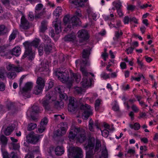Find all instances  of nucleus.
Returning a JSON list of instances; mask_svg holds the SVG:
<instances>
[{"mask_svg": "<svg viewBox=\"0 0 158 158\" xmlns=\"http://www.w3.org/2000/svg\"><path fill=\"white\" fill-rule=\"evenodd\" d=\"M56 75L58 78L64 83L67 82L68 87L70 88L72 85L73 81H75L77 83H78L80 80L81 77L79 74L72 73L71 74V78H69L68 72L67 71H56L55 72Z\"/></svg>", "mask_w": 158, "mask_h": 158, "instance_id": "obj_1", "label": "nucleus"}, {"mask_svg": "<svg viewBox=\"0 0 158 158\" xmlns=\"http://www.w3.org/2000/svg\"><path fill=\"white\" fill-rule=\"evenodd\" d=\"M40 42V39L35 38L30 43L28 41L25 42L23 43V45L25 47V50L22 58L23 59L28 56L29 60H32L34 57L35 53L32 50L31 46H32L37 48Z\"/></svg>", "mask_w": 158, "mask_h": 158, "instance_id": "obj_2", "label": "nucleus"}, {"mask_svg": "<svg viewBox=\"0 0 158 158\" xmlns=\"http://www.w3.org/2000/svg\"><path fill=\"white\" fill-rule=\"evenodd\" d=\"M26 77V75H23L20 79L19 84V86L20 88V91L23 96L26 98H29L31 96L30 92L33 86L32 83L31 82H28L25 84L23 87L21 89L23 80Z\"/></svg>", "mask_w": 158, "mask_h": 158, "instance_id": "obj_3", "label": "nucleus"}, {"mask_svg": "<svg viewBox=\"0 0 158 158\" xmlns=\"http://www.w3.org/2000/svg\"><path fill=\"white\" fill-rule=\"evenodd\" d=\"M95 140L93 137H89L88 139V144L85 145V148L86 152V158H93L95 154L94 148L95 146Z\"/></svg>", "mask_w": 158, "mask_h": 158, "instance_id": "obj_4", "label": "nucleus"}, {"mask_svg": "<svg viewBox=\"0 0 158 158\" xmlns=\"http://www.w3.org/2000/svg\"><path fill=\"white\" fill-rule=\"evenodd\" d=\"M62 11L61 7H58L54 12L53 15L56 17V21H53V25L54 27L55 32L57 34H59L61 31L60 22L57 21V19L60 14Z\"/></svg>", "mask_w": 158, "mask_h": 158, "instance_id": "obj_5", "label": "nucleus"}, {"mask_svg": "<svg viewBox=\"0 0 158 158\" xmlns=\"http://www.w3.org/2000/svg\"><path fill=\"white\" fill-rule=\"evenodd\" d=\"M52 93L48 92L44 98L42 100V105L46 110L48 111L51 109V104L53 100L52 99Z\"/></svg>", "mask_w": 158, "mask_h": 158, "instance_id": "obj_6", "label": "nucleus"}, {"mask_svg": "<svg viewBox=\"0 0 158 158\" xmlns=\"http://www.w3.org/2000/svg\"><path fill=\"white\" fill-rule=\"evenodd\" d=\"M77 35L78 37L81 38L79 40V45L81 46L85 44L86 41L89 37L87 31L84 29L79 31Z\"/></svg>", "mask_w": 158, "mask_h": 158, "instance_id": "obj_7", "label": "nucleus"}, {"mask_svg": "<svg viewBox=\"0 0 158 158\" xmlns=\"http://www.w3.org/2000/svg\"><path fill=\"white\" fill-rule=\"evenodd\" d=\"M80 109L81 110H83L82 116L85 120L87 119L89 116L93 114L91 107L88 104L82 105L80 107Z\"/></svg>", "mask_w": 158, "mask_h": 158, "instance_id": "obj_8", "label": "nucleus"}, {"mask_svg": "<svg viewBox=\"0 0 158 158\" xmlns=\"http://www.w3.org/2000/svg\"><path fill=\"white\" fill-rule=\"evenodd\" d=\"M36 83L37 85L35 87L34 93L35 94H40L42 92L45 85V81L41 77L38 78Z\"/></svg>", "mask_w": 158, "mask_h": 158, "instance_id": "obj_9", "label": "nucleus"}, {"mask_svg": "<svg viewBox=\"0 0 158 158\" xmlns=\"http://www.w3.org/2000/svg\"><path fill=\"white\" fill-rule=\"evenodd\" d=\"M75 63L77 66L78 65V64H80V70L82 74L85 76L88 75V73L87 72L85 68V67L89 65V64L88 60L87 59L83 60H78L76 61Z\"/></svg>", "mask_w": 158, "mask_h": 158, "instance_id": "obj_10", "label": "nucleus"}, {"mask_svg": "<svg viewBox=\"0 0 158 158\" xmlns=\"http://www.w3.org/2000/svg\"><path fill=\"white\" fill-rule=\"evenodd\" d=\"M40 135L35 134L33 132H31L26 136L27 142L35 144L39 141Z\"/></svg>", "mask_w": 158, "mask_h": 158, "instance_id": "obj_11", "label": "nucleus"}, {"mask_svg": "<svg viewBox=\"0 0 158 158\" xmlns=\"http://www.w3.org/2000/svg\"><path fill=\"white\" fill-rule=\"evenodd\" d=\"M77 107V105L76 99L73 97H70L68 106L69 111L73 112L76 110Z\"/></svg>", "mask_w": 158, "mask_h": 158, "instance_id": "obj_12", "label": "nucleus"}, {"mask_svg": "<svg viewBox=\"0 0 158 158\" xmlns=\"http://www.w3.org/2000/svg\"><path fill=\"white\" fill-rule=\"evenodd\" d=\"M20 26L23 29L26 30L29 29L30 27L29 22L24 16L22 17L21 19Z\"/></svg>", "mask_w": 158, "mask_h": 158, "instance_id": "obj_13", "label": "nucleus"}, {"mask_svg": "<svg viewBox=\"0 0 158 158\" xmlns=\"http://www.w3.org/2000/svg\"><path fill=\"white\" fill-rule=\"evenodd\" d=\"M82 151L80 148H77L73 151V158H82Z\"/></svg>", "mask_w": 158, "mask_h": 158, "instance_id": "obj_14", "label": "nucleus"}, {"mask_svg": "<svg viewBox=\"0 0 158 158\" xmlns=\"http://www.w3.org/2000/svg\"><path fill=\"white\" fill-rule=\"evenodd\" d=\"M84 77L82 79V81L81 82V85L84 88H85L87 87L90 86L91 83V80L89 79L88 80L87 78V76L88 75L86 76L83 74Z\"/></svg>", "mask_w": 158, "mask_h": 158, "instance_id": "obj_15", "label": "nucleus"}, {"mask_svg": "<svg viewBox=\"0 0 158 158\" xmlns=\"http://www.w3.org/2000/svg\"><path fill=\"white\" fill-rule=\"evenodd\" d=\"M80 131V128H75L73 131H70L69 135L68 138L70 140L74 139L76 136L77 133H79Z\"/></svg>", "mask_w": 158, "mask_h": 158, "instance_id": "obj_16", "label": "nucleus"}, {"mask_svg": "<svg viewBox=\"0 0 158 158\" xmlns=\"http://www.w3.org/2000/svg\"><path fill=\"white\" fill-rule=\"evenodd\" d=\"M81 23L79 18L76 16L72 17L70 20V24H71L72 26L79 25Z\"/></svg>", "mask_w": 158, "mask_h": 158, "instance_id": "obj_17", "label": "nucleus"}, {"mask_svg": "<svg viewBox=\"0 0 158 158\" xmlns=\"http://www.w3.org/2000/svg\"><path fill=\"white\" fill-rule=\"evenodd\" d=\"M69 2L78 6H82L87 0H69Z\"/></svg>", "mask_w": 158, "mask_h": 158, "instance_id": "obj_18", "label": "nucleus"}, {"mask_svg": "<svg viewBox=\"0 0 158 158\" xmlns=\"http://www.w3.org/2000/svg\"><path fill=\"white\" fill-rule=\"evenodd\" d=\"M66 128L64 127H61L55 132L54 135L56 136H62L65 134L66 132Z\"/></svg>", "mask_w": 158, "mask_h": 158, "instance_id": "obj_19", "label": "nucleus"}, {"mask_svg": "<svg viewBox=\"0 0 158 158\" xmlns=\"http://www.w3.org/2000/svg\"><path fill=\"white\" fill-rule=\"evenodd\" d=\"M21 51V48L19 46H17L10 51V53L13 55L16 56H19Z\"/></svg>", "mask_w": 158, "mask_h": 158, "instance_id": "obj_20", "label": "nucleus"}, {"mask_svg": "<svg viewBox=\"0 0 158 158\" xmlns=\"http://www.w3.org/2000/svg\"><path fill=\"white\" fill-rule=\"evenodd\" d=\"M78 134L79 135L78 137V140L80 143H82L86 138L85 134L84 132L82 131V130L81 128L80 132Z\"/></svg>", "mask_w": 158, "mask_h": 158, "instance_id": "obj_21", "label": "nucleus"}, {"mask_svg": "<svg viewBox=\"0 0 158 158\" xmlns=\"http://www.w3.org/2000/svg\"><path fill=\"white\" fill-rule=\"evenodd\" d=\"M45 9L43 8L41 12L35 13V19H39L43 18L44 17V15H45Z\"/></svg>", "mask_w": 158, "mask_h": 158, "instance_id": "obj_22", "label": "nucleus"}, {"mask_svg": "<svg viewBox=\"0 0 158 158\" xmlns=\"http://www.w3.org/2000/svg\"><path fill=\"white\" fill-rule=\"evenodd\" d=\"M91 50V49L90 47L84 49L82 51V57L88 60L87 59H89V56L90 54Z\"/></svg>", "mask_w": 158, "mask_h": 158, "instance_id": "obj_23", "label": "nucleus"}, {"mask_svg": "<svg viewBox=\"0 0 158 158\" xmlns=\"http://www.w3.org/2000/svg\"><path fill=\"white\" fill-rule=\"evenodd\" d=\"M47 22L45 20L42 21L40 27V32L42 33H44L47 29Z\"/></svg>", "mask_w": 158, "mask_h": 158, "instance_id": "obj_24", "label": "nucleus"}, {"mask_svg": "<svg viewBox=\"0 0 158 158\" xmlns=\"http://www.w3.org/2000/svg\"><path fill=\"white\" fill-rule=\"evenodd\" d=\"M7 106L8 110L11 111V112L12 114H13L16 112V108L14 103H8L7 105Z\"/></svg>", "mask_w": 158, "mask_h": 158, "instance_id": "obj_25", "label": "nucleus"}, {"mask_svg": "<svg viewBox=\"0 0 158 158\" xmlns=\"http://www.w3.org/2000/svg\"><path fill=\"white\" fill-rule=\"evenodd\" d=\"M8 32L7 28L3 25H0V36L3 35Z\"/></svg>", "mask_w": 158, "mask_h": 158, "instance_id": "obj_26", "label": "nucleus"}, {"mask_svg": "<svg viewBox=\"0 0 158 158\" xmlns=\"http://www.w3.org/2000/svg\"><path fill=\"white\" fill-rule=\"evenodd\" d=\"M64 149L62 146H57L55 149V152L56 155L61 156L64 153Z\"/></svg>", "mask_w": 158, "mask_h": 158, "instance_id": "obj_27", "label": "nucleus"}, {"mask_svg": "<svg viewBox=\"0 0 158 158\" xmlns=\"http://www.w3.org/2000/svg\"><path fill=\"white\" fill-rule=\"evenodd\" d=\"M44 49L46 54H49L52 50V45L50 44H45Z\"/></svg>", "mask_w": 158, "mask_h": 158, "instance_id": "obj_28", "label": "nucleus"}, {"mask_svg": "<svg viewBox=\"0 0 158 158\" xmlns=\"http://www.w3.org/2000/svg\"><path fill=\"white\" fill-rule=\"evenodd\" d=\"M75 38L74 35L70 34L66 35L64 38V40L65 41H72L74 40Z\"/></svg>", "mask_w": 158, "mask_h": 158, "instance_id": "obj_29", "label": "nucleus"}, {"mask_svg": "<svg viewBox=\"0 0 158 158\" xmlns=\"http://www.w3.org/2000/svg\"><path fill=\"white\" fill-rule=\"evenodd\" d=\"M13 128L12 127H8L4 131V134L6 135H9L14 130Z\"/></svg>", "mask_w": 158, "mask_h": 158, "instance_id": "obj_30", "label": "nucleus"}, {"mask_svg": "<svg viewBox=\"0 0 158 158\" xmlns=\"http://www.w3.org/2000/svg\"><path fill=\"white\" fill-rule=\"evenodd\" d=\"M55 106L57 109L62 108L64 106V102L62 101L60 102L57 101L55 102Z\"/></svg>", "mask_w": 158, "mask_h": 158, "instance_id": "obj_31", "label": "nucleus"}, {"mask_svg": "<svg viewBox=\"0 0 158 158\" xmlns=\"http://www.w3.org/2000/svg\"><path fill=\"white\" fill-rule=\"evenodd\" d=\"M32 111L35 113L37 114L40 112L39 107L37 105H34L32 107Z\"/></svg>", "mask_w": 158, "mask_h": 158, "instance_id": "obj_32", "label": "nucleus"}, {"mask_svg": "<svg viewBox=\"0 0 158 158\" xmlns=\"http://www.w3.org/2000/svg\"><path fill=\"white\" fill-rule=\"evenodd\" d=\"M0 140L3 145H6L7 144L8 139L4 135H1L0 137Z\"/></svg>", "mask_w": 158, "mask_h": 158, "instance_id": "obj_33", "label": "nucleus"}, {"mask_svg": "<svg viewBox=\"0 0 158 158\" xmlns=\"http://www.w3.org/2000/svg\"><path fill=\"white\" fill-rule=\"evenodd\" d=\"M18 32L16 30H14L11 35L9 36V40L10 41L13 40H14L16 37V36Z\"/></svg>", "mask_w": 158, "mask_h": 158, "instance_id": "obj_34", "label": "nucleus"}, {"mask_svg": "<svg viewBox=\"0 0 158 158\" xmlns=\"http://www.w3.org/2000/svg\"><path fill=\"white\" fill-rule=\"evenodd\" d=\"M43 5L41 3L37 4L35 8V13L41 12L43 9Z\"/></svg>", "mask_w": 158, "mask_h": 158, "instance_id": "obj_35", "label": "nucleus"}, {"mask_svg": "<svg viewBox=\"0 0 158 158\" xmlns=\"http://www.w3.org/2000/svg\"><path fill=\"white\" fill-rule=\"evenodd\" d=\"M16 76L17 75L16 73L15 72H9L8 73L7 75L8 77L10 79H14Z\"/></svg>", "mask_w": 158, "mask_h": 158, "instance_id": "obj_36", "label": "nucleus"}, {"mask_svg": "<svg viewBox=\"0 0 158 158\" xmlns=\"http://www.w3.org/2000/svg\"><path fill=\"white\" fill-rule=\"evenodd\" d=\"M37 127V125L36 123H31L28 124V130L31 131Z\"/></svg>", "mask_w": 158, "mask_h": 158, "instance_id": "obj_37", "label": "nucleus"}, {"mask_svg": "<svg viewBox=\"0 0 158 158\" xmlns=\"http://www.w3.org/2000/svg\"><path fill=\"white\" fill-rule=\"evenodd\" d=\"M69 15H67L65 16L63 19V22L65 25H66L67 23H69L70 24V20H69Z\"/></svg>", "mask_w": 158, "mask_h": 158, "instance_id": "obj_38", "label": "nucleus"}, {"mask_svg": "<svg viewBox=\"0 0 158 158\" xmlns=\"http://www.w3.org/2000/svg\"><path fill=\"white\" fill-rule=\"evenodd\" d=\"M46 126L40 124V125L39 126L38 128V131L39 133H41L44 131L46 129Z\"/></svg>", "mask_w": 158, "mask_h": 158, "instance_id": "obj_39", "label": "nucleus"}, {"mask_svg": "<svg viewBox=\"0 0 158 158\" xmlns=\"http://www.w3.org/2000/svg\"><path fill=\"white\" fill-rule=\"evenodd\" d=\"M94 125L93 121L92 119H90L89 121V128L91 131H94Z\"/></svg>", "mask_w": 158, "mask_h": 158, "instance_id": "obj_40", "label": "nucleus"}, {"mask_svg": "<svg viewBox=\"0 0 158 158\" xmlns=\"http://www.w3.org/2000/svg\"><path fill=\"white\" fill-rule=\"evenodd\" d=\"M59 96L60 99L64 100L65 101L67 100L68 98V97L67 96L66 94L64 93V92L59 94Z\"/></svg>", "mask_w": 158, "mask_h": 158, "instance_id": "obj_41", "label": "nucleus"}, {"mask_svg": "<svg viewBox=\"0 0 158 158\" xmlns=\"http://www.w3.org/2000/svg\"><path fill=\"white\" fill-rule=\"evenodd\" d=\"M6 70L4 69H0V79L3 80L5 78L4 74Z\"/></svg>", "mask_w": 158, "mask_h": 158, "instance_id": "obj_42", "label": "nucleus"}, {"mask_svg": "<svg viewBox=\"0 0 158 158\" xmlns=\"http://www.w3.org/2000/svg\"><path fill=\"white\" fill-rule=\"evenodd\" d=\"M112 109L114 111H119V107L118 106V105L117 102V101H114V104L113 106Z\"/></svg>", "mask_w": 158, "mask_h": 158, "instance_id": "obj_43", "label": "nucleus"}, {"mask_svg": "<svg viewBox=\"0 0 158 158\" xmlns=\"http://www.w3.org/2000/svg\"><path fill=\"white\" fill-rule=\"evenodd\" d=\"M100 104L101 101L100 100L97 99L96 101L95 104V107L96 111H98L99 110V106Z\"/></svg>", "mask_w": 158, "mask_h": 158, "instance_id": "obj_44", "label": "nucleus"}, {"mask_svg": "<svg viewBox=\"0 0 158 158\" xmlns=\"http://www.w3.org/2000/svg\"><path fill=\"white\" fill-rule=\"evenodd\" d=\"M102 156L103 158H107L108 157L107 150L106 148L105 149L102 151Z\"/></svg>", "mask_w": 158, "mask_h": 158, "instance_id": "obj_45", "label": "nucleus"}, {"mask_svg": "<svg viewBox=\"0 0 158 158\" xmlns=\"http://www.w3.org/2000/svg\"><path fill=\"white\" fill-rule=\"evenodd\" d=\"M101 144L99 142H97L96 143L95 148L94 150V152H95V153L96 152H98L100 148L101 147Z\"/></svg>", "mask_w": 158, "mask_h": 158, "instance_id": "obj_46", "label": "nucleus"}, {"mask_svg": "<svg viewBox=\"0 0 158 158\" xmlns=\"http://www.w3.org/2000/svg\"><path fill=\"white\" fill-rule=\"evenodd\" d=\"M75 92L78 94H81L84 90L81 88L76 87L75 88Z\"/></svg>", "mask_w": 158, "mask_h": 158, "instance_id": "obj_47", "label": "nucleus"}, {"mask_svg": "<svg viewBox=\"0 0 158 158\" xmlns=\"http://www.w3.org/2000/svg\"><path fill=\"white\" fill-rule=\"evenodd\" d=\"M43 39L44 40V42L46 43L49 44L51 42V39L47 35H44V36Z\"/></svg>", "mask_w": 158, "mask_h": 158, "instance_id": "obj_48", "label": "nucleus"}, {"mask_svg": "<svg viewBox=\"0 0 158 158\" xmlns=\"http://www.w3.org/2000/svg\"><path fill=\"white\" fill-rule=\"evenodd\" d=\"M48 123V120L46 117H44L41 120L40 124L46 126Z\"/></svg>", "mask_w": 158, "mask_h": 158, "instance_id": "obj_49", "label": "nucleus"}, {"mask_svg": "<svg viewBox=\"0 0 158 158\" xmlns=\"http://www.w3.org/2000/svg\"><path fill=\"white\" fill-rule=\"evenodd\" d=\"M102 135L105 137H107L109 135V132L107 130H104L102 131L101 130Z\"/></svg>", "mask_w": 158, "mask_h": 158, "instance_id": "obj_50", "label": "nucleus"}, {"mask_svg": "<svg viewBox=\"0 0 158 158\" xmlns=\"http://www.w3.org/2000/svg\"><path fill=\"white\" fill-rule=\"evenodd\" d=\"M48 85V88H47V87H46V91H48L50 89L53 87L54 85V83L52 81H50L49 82Z\"/></svg>", "mask_w": 158, "mask_h": 158, "instance_id": "obj_51", "label": "nucleus"}, {"mask_svg": "<svg viewBox=\"0 0 158 158\" xmlns=\"http://www.w3.org/2000/svg\"><path fill=\"white\" fill-rule=\"evenodd\" d=\"M15 65L13 64H10L6 67L7 69L9 70L14 71Z\"/></svg>", "mask_w": 158, "mask_h": 158, "instance_id": "obj_52", "label": "nucleus"}, {"mask_svg": "<svg viewBox=\"0 0 158 158\" xmlns=\"http://www.w3.org/2000/svg\"><path fill=\"white\" fill-rule=\"evenodd\" d=\"M14 69V71H15L17 72H19L22 71L23 70V68L22 67H20L19 66H17L15 65Z\"/></svg>", "mask_w": 158, "mask_h": 158, "instance_id": "obj_53", "label": "nucleus"}, {"mask_svg": "<svg viewBox=\"0 0 158 158\" xmlns=\"http://www.w3.org/2000/svg\"><path fill=\"white\" fill-rule=\"evenodd\" d=\"M2 3L5 6H8L10 4V0H1Z\"/></svg>", "mask_w": 158, "mask_h": 158, "instance_id": "obj_54", "label": "nucleus"}, {"mask_svg": "<svg viewBox=\"0 0 158 158\" xmlns=\"http://www.w3.org/2000/svg\"><path fill=\"white\" fill-rule=\"evenodd\" d=\"M134 48L130 47L126 49V51L127 52V54H131L132 53L133 51Z\"/></svg>", "mask_w": 158, "mask_h": 158, "instance_id": "obj_55", "label": "nucleus"}, {"mask_svg": "<svg viewBox=\"0 0 158 158\" xmlns=\"http://www.w3.org/2000/svg\"><path fill=\"white\" fill-rule=\"evenodd\" d=\"M13 148L14 150H18L19 149L20 146L17 143H12Z\"/></svg>", "mask_w": 158, "mask_h": 158, "instance_id": "obj_56", "label": "nucleus"}, {"mask_svg": "<svg viewBox=\"0 0 158 158\" xmlns=\"http://www.w3.org/2000/svg\"><path fill=\"white\" fill-rule=\"evenodd\" d=\"M55 90L56 91L59 93V94L63 92V90L61 89V87L60 86H58L57 87H56L55 88Z\"/></svg>", "mask_w": 158, "mask_h": 158, "instance_id": "obj_57", "label": "nucleus"}, {"mask_svg": "<svg viewBox=\"0 0 158 158\" xmlns=\"http://www.w3.org/2000/svg\"><path fill=\"white\" fill-rule=\"evenodd\" d=\"M74 16H76L77 17H81V10L79 9H77L75 11V15Z\"/></svg>", "mask_w": 158, "mask_h": 158, "instance_id": "obj_58", "label": "nucleus"}, {"mask_svg": "<svg viewBox=\"0 0 158 158\" xmlns=\"http://www.w3.org/2000/svg\"><path fill=\"white\" fill-rule=\"evenodd\" d=\"M140 128V125L139 123H136L134 124V129L135 130H138Z\"/></svg>", "mask_w": 158, "mask_h": 158, "instance_id": "obj_59", "label": "nucleus"}, {"mask_svg": "<svg viewBox=\"0 0 158 158\" xmlns=\"http://www.w3.org/2000/svg\"><path fill=\"white\" fill-rule=\"evenodd\" d=\"M5 89V85L3 82H0V91H3Z\"/></svg>", "mask_w": 158, "mask_h": 158, "instance_id": "obj_60", "label": "nucleus"}, {"mask_svg": "<svg viewBox=\"0 0 158 158\" xmlns=\"http://www.w3.org/2000/svg\"><path fill=\"white\" fill-rule=\"evenodd\" d=\"M10 156L11 158H18L17 154L14 152L11 153Z\"/></svg>", "mask_w": 158, "mask_h": 158, "instance_id": "obj_61", "label": "nucleus"}, {"mask_svg": "<svg viewBox=\"0 0 158 158\" xmlns=\"http://www.w3.org/2000/svg\"><path fill=\"white\" fill-rule=\"evenodd\" d=\"M132 110L135 112H137L139 111V109L135 105H133L131 107Z\"/></svg>", "mask_w": 158, "mask_h": 158, "instance_id": "obj_62", "label": "nucleus"}, {"mask_svg": "<svg viewBox=\"0 0 158 158\" xmlns=\"http://www.w3.org/2000/svg\"><path fill=\"white\" fill-rule=\"evenodd\" d=\"M2 155L3 158H10L7 152L4 151L3 152Z\"/></svg>", "mask_w": 158, "mask_h": 158, "instance_id": "obj_63", "label": "nucleus"}, {"mask_svg": "<svg viewBox=\"0 0 158 158\" xmlns=\"http://www.w3.org/2000/svg\"><path fill=\"white\" fill-rule=\"evenodd\" d=\"M34 156L32 153H28L25 156V158H34Z\"/></svg>", "mask_w": 158, "mask_h": 158, "instance_id": "obj_64", "label": "nucleus"}]
</instances>
